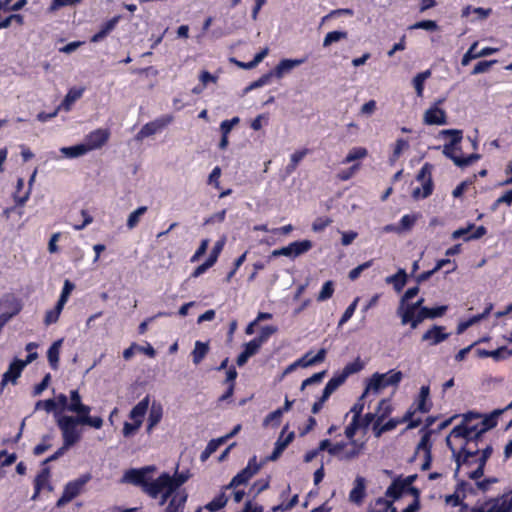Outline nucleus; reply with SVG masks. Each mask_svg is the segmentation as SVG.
Instances as JSON below:
<instances>
[{
	"instance_id": "nucleus-1",
	"label": "nucleus",
	"mask_w": 512,
	"mask_h": 512,
	"mask_svg": "<svg viewBox=\"0 0 512 512\" xmlns=\"http://www.w3.org/2000/svg\"><path fill=\"white\" fill-rule=\"evenodd\" d=\"M442 136H450L451 140L449 143L443 146V155L448 159L452 160L453 163L460 168H465L481 158L478 153H472L467 156L461 155L462 148L459 146L463 139V131L459 129H446L440 132Z\"/></svg>"
},
{
	"instance_id": "nucleus-2",
	"label": "nucleus",
	"mask_w": 512,
	"mask_h": 512,
	"mask_svg": "<svg viewBox=\"0 0 512 512\" xmlns=\"http://www.w3.org/2000/svg\"><path fill=\"white\" fill-rule=\"evenodd\" d=\"M429 397L430 387L428 385L421 386L418 397L404 414V420H409L407 429H414L420 426L422 423L421 418H414V415L417 412L428 413L431 410L432 402Z\"/></svg>"
},
{
	"instance_id": "nucleus-3",
	"label": "nucleus",
	"mask_w": 512,
	"mask_h": 512,
	"mask_svg": "<svg viewBox=\"0 0 512 512\" xmlns=\"http://www.w3.org/2000/svg\"><path fill=\"white\" fill-rule=\"evenodd\" d=\"M142 491L152 499L160 498L159 505L163 506L172 494L168 483V473L163 472L156 479L149 477Z\"/></svg>"
},
{
	"instance_id": "nucleus-4",
	"label": "nucleus",
	"mask_w": 512,
	"mask_h": 512,
	"mask_svg": "<svg viewBox=\"0 0 512 512\" xmlns=\"http://www.w3.org/2000/svg\"><path fill=\"white\" fill-rule=\"evenodd\" d=\"M480 440H472L464 442L461 448L457 451L450 443L449 437L447 438V445L451 449L457 468L459 469L463 465H472L476 462L480 448L478 446Z\"/></svg>"
},
{
	"instance_id": "nucleus-5",
	"label": "nucleus",
	"mask_w": 512,
	"mask_h": 512,
	"mask_svg": "<svg viewBox=\"0 0 512 512\" xmlns=\"http://www.w3.org/2000/svg\"><path fill=\"white\" fill-rule=\"evenodd\" d=\"M81 425L74 416H62L57 420V426L59 427L63 443L66 447H72L78 443L82 437L81 430L78 426Z\"/></svg>"
},
{
	"instance_id": "nucleus-6",
	"label": "nucleus",
	"mask_w": 512,
	"mask_h": 512,
	"mask_svg": "<svg viewBox=\"0 0 512 512\" xmlns=\"http://www.w3.org/2000/svg\"><path fill=\"white\" fill-rule=\"evenodd\" d=\"M480 417L481 415L479 413L468 412L466 415H464L463 422L452 429L450 436L454 438H461L465 442L472 440H482L483 437L478 427L476 425L468 426L466 424V422L470 421L471 419H478Z\"/></svg>"
},
{
	"instance_id": "nucleus-7",
	"label": "nucleus",
	"mask_w": 512,
	"mask_h": 512,
	"mask_svg": "<svg viewBox=\"0 0 512 512\" xmlns=\"http://www.w3.org/2000/svg\"><path fill=\"white\" fill-rule=\"evenodd\" d=\"M432 165L426 162L419 170L416 179L422 182V189L417 187L413 190L412 196L415 199H424L433 193Z\"/></svg>"
},
{
	"instance_id": "nucleus-8",
	"label": "nucleus",
	"mask_w": 512,
	"mask_h": 512,
	"mask_svg": "<svg viewBox=\"0 0 512 512\" xmlns=\"http://www.w3.org/2000/svg\"><path fill=\"white\" fill-rule=\"evenodd\" d=\"M313 247L311 240L305 239L300 241L291 242L285 247L275 249L272 251V257L286 256L291 259H295L305 253H307Z\"/></svg>"
},
{
	"instance_id": "nucleus-9",
	"label": "nucleus",
	"mask_w": 512,
	"mask_h": 512,
	"mask_svg": "<svg viewBox=\"0 0 512 512\" xmlns=\"http://www.w3.org/2000/svg\"><path fill=\"white\" fill-rule=\"evenodd\" d=\"M91 479L90 474H84L76 480L69 481L63 490V493L59 500L57 501V506H62L70 501H72L75 497H77L85 484Z\"/></svg>"
},
{
	"instance_id": "nucleus-10",
	"label": "nucleus",
	"mask_w": 512,
	"mask_h": 512,
	"mask_svg": "<svg viewBox=\"0 0 512 512\" xmlns=\"http://www.w3.org/2000/svg\"><path fill=\"white\" fill-rule=\"evenodd\" d=\"M173 121L172 115H162L161 117L150 121L142 126L140 131L136 135V139L142 140L146 137L156 134L163 130Z\"/></svg>"
},
{
	"instance_id": "nucleus-11",
	"label": "nucleus",
	"mask_w": 512,
	"mask_h": 512,
	"mask_svg": "<svg viewBox=\"0 0 512 512\" xmlns=\"http://www.w3.org/2000/svg\"><path fill=\"white\" fill-rule=\"evenodd\" d=\"M445 98L438 99L434 105L429 107L423 117V121L426 125H445L447 124V114L445 110L439 107L443 104Z\"/></svg>"
},
{
	"instance_id": "nucleus-12",
	"label": "nucleus",
	"mask_w": 512,
	"mask_h": 512,
	"mask_svg": "<svg viewBox=\"0 0 512 512\" xmlns=\"http://www.w3.org/2000/svg\"><path fill=\"white\" fill-rule=\"evenodd\" d=\"M424 299L420 298L415 303H408L406 305H399L397 308V315L401 318V324H410L412 327L413 321L416 319L417 312L423 306Z\"/></svg>"
},
{
	"instance_id": "nucleus-13",
	"label": "nucleus",
	"mask_w": 512,
	"mask_h": 512,
	"mask_svg": "<svg viewBox=\"0 0 512 512\" xmlns=\"http://www.w3.org/2000/svg\"><path fill=\"white\" fill-rule=\"evenodd\" d=\"M91 407L82 404L77 410L73 411L76 414V419L81 425H87L94 429H100L103 426V419L99 416H90Z\"/></svg>"
},
{
	"instance_id": "nucleus-14",
	"label": "nucleus",
	"mask_w": 512,
	"mask_h": 512,
	"mask_svg": "<svg viewBox=\"0 0 512 512\" xmlns=\"http://www.w3.org/2000/svg\"><path fill=\"white\" fill-rule=\"evenodd\" d=\"M326 350L321 348L315 355H312V351H308L301 358L297 359L294 363H292L286 370V372L292 371L296 367H309L313 366L317 363H321L326 358Z\"/></svg>"
},
{
	"instance_id": "nucleus-15",
	"label": "nucleus",
	"mask_w": 512,
	"mask_h": 512,
	"mask_svg": "<svg viewBox=\"0 0 512 512\" xmlns=\"http://www.w3.org/2000/svg\"><path fill=\"white\" fill-rule=\"evenodd\" d=\"M110 132L108 129L98 128L91 131L85 138V144L89 151L103 147L109 140Z\"/></svg>"
},
{
	"instance_id": "nucleus-16",
	"label": "nucleus",
	"mask_w": 512,
	"mask_h": 512,
	"mask_svg": "<svg viewBox=\"0 0 512 512\" xmlns=\"http://www.w3.org/2000/svg\"><path fill=\"white\" fill-rule=\"evenodd\" d=\"M0 310L2 313L11 315V318H13L22 310V303L13 294H5L0 298Z\"/></svg>"
},
{
	"instance_id": "nucleus-17",
	"label": "nucleus",
	"mask_w": 512,
	"mask_h": 512,
	"mask_svg": "<svg viewBox=\"0 0 512 512\" xmlns=\"http://www.w3.org/2000/svg\"><path fill=\"white\" fill-rule=\"evenodd\" d=\"M23 370L24 366L20 363V359L15 358L9 364L8 370L2 375L0 382L1 388L3 389L8 383L16 384Z\"/></svg>"
},
{
	"instance_id": "nucleus-18",
	"label": "nucleus",
	"mask_w": 512,
	"mask_h": 512,
	"mask_svg": "<svg viewBox=\"0 0 512 512\" xmlns=\"http://www.w3.org/2000/svg\"><path fill=\"white\" fill-rule=\"evenodd\" d=\"M447 309L448 307L445 305L433 308H420V310L417 312L416 319L412 323V329H415L425 319H435L443 316L446 313Z\"/></svg>"
},
{
	"instance_id": "nucleus-19",
	"label": "nucleus",
	"mask_w": 512,
	"mask_h": 512,
	"mask_svg": "<svg viewBox=\"0 0 512 512\" xmlns=\"http://www.w3.org/2000/svg\"><path fill=\"white\" fill-rule=\"evenodd\" d=\"M445 330L446 328L444 326L433 325L432 328L422 335V341L429 342L431 346L438 345L447 340L450 336V334L446 333Z\"/></svg>"
},
{
	"instance_id": "nucleus-20",
	"label": "nucleus",
	"mask_w": 512,
	"mask_h": 512,
	"mask_svg": "<svg viewBox=\"0 0 512 512\" xmlns=\"http://www.w3.org/2000/svg\"><path fill=\"white\" fill-rule=\"evenodd\" d=\"M50 478V468L44 467L41 471L36 475L34 479V494L32 495V500L38 498L39 494L44 488L48 490H52V486L49 483Z\"/></svg>"
},
{
	"instance_id": "nucleus-21",
	"label": "nucleus",
	"mask_w": 512,
	"mask_h": 512,
	"mask_svg": "<svg viewBox=\"0 0 512 512\" xmlns=\"http://www.w3.org/2000/svg\"><path fill=\"white\" fill-rule=\"evenodd\" d=\"M306 60L307 57L299 59H282L272 71L273 76L282 78L285 73H288L295 67L302 65Z\"/></svg>"
},
{
	"instance_id": "nucleus-22",
	"label": "nucleus",
	"mask_w": 512,
	"mask_h": 512,
	"mask_svg": "<svg viewBox=\"0 0 512 512\" xmlns=\"http://www.w3.org/2000/svg\"><path fill=\"white\" fill-rule=\"evenodd\" d=\"M188 499L187 492H173L169 499L165 512H182Z\"/></svg>"
},
{
	"instance_id": "nucleus-23",
	"label": "nucleus",
	"mask_w": 512,
	"mask_h": 512,
	"mask_svg": "<svg viewBox=\"0 0 512 512\" xmlns=\"http://www.w3.org/2000/svg\"><path fill=\"white\" fill-rule=\"evenodd\" d=\"M85 89L82 88V87H72L68 90L67 94L65 95L63 101L61 102V104L58 106V109L60 110H64V111H70L73 104L79 100L83 93H84Z\"/></svg>"
},
{
	"instance_id": "nucleus-24",
	"label": "nucleus",
	"mask_w": 512,
	"mask_h": 512,
	"mask_svg": "<svg viewBox=\"0 0 512 512\" xmlns=\"http://www.w3.org/2000/svg\"><path fill=\"white\" fill-rule=\"evenodd\" d=\"M492 309H493V304L492 303H488L486 308L484 309V311L482 313L474 315V316L470 317L469 319L460 322L458 324V326H457V333L458 334H462L470 326H472V325L478 323L479 321L485 319L490 314Z\"/></svg>"
},
{
	"instance_id": "nucleus-25",
	"label": "nucleus",
	"mask_w": 512,
	"mask_h": 512,
	"mask_svg": "<svg viewBox=\"0 0 512 512\" xmlns=\"http://www.w3.org/2000/svg\"><path fill=\"white\" fill-rule=\"evenodd\" d=\"M366 480L362 476H357L354 481V487L349 493V499L351 502L359 504L365 497Z\"/></svg>"
},
{
	"instance_id": "nucleus-26",
	"label": "nucleus",
	"mask_w": 512,
	"mask_h": 512,
	"mask_svg": "<svg viewBox=\"0 0 512 512\" xmlns=\"http://www.w3.org/2000/svg\"><path fill=\"white\" fill-rule=\"evenodd\" d=\"M150 404V397L146 395L141 401H139L130 411L129 418L133 421H139L143 423L145 414L148 411Z\"/></svg>"
},
{
	"instance_id": "nucleus-27",
	"label": "nucleus",
	"mask_w": 512,
	"mask_h": 512,
	"mask_svg": "<svg viewBox=\"0 0 512 512\" xmlns=\"http://www.w3.org/2000/svg\"><path fill=\"white\" fill-rule=\"evenodd\" d=\"M364 448V442H358L356 440L349 441V445L340 456V460L350 461L358 458L363 453Z\"/></svg>"
},
{
	"instance_id": "nucleus-28",
	"label": "nucleus",
	"mask_w": 512,
	"mask_h": 512,
	"mask_svg": "<svg viewBox=\"0 0 512 512\" xmlns=\"http://www.w3.org/2000/svg\"><path fill=\"white\" fill-rule=\"evenodd\" d=\"M190 474L188 472H175L174 475L168 473V483L171 492H186L181 486L188 481Z\"/></svg>"
},
{
	"instance_id": "nucleus-29",
	"label": "nucleus",
	"mask_w": 512,
	"mask_h": 512,
	"mask_svg": "<svg viewBox=\"0 0 512 512\" xmlns=\"http://www.w3.org/2000/svg\"><path fill=\"white\" fill-rule=\"evenodd\" d=\"M162 417H163L162 405L159 403L153 402L150 407L148 420H147L146 430L148 433L152 432L153 428L161 421Z\"/></svg>"
},
{
	"instance_id": "nucleus-30",
	"label": "nucleus",
	"mask_w": 512,
	"mask_h": 512,
	"mask_svg": "<svg viewBox=\"0 0 512 512\" xmlns=\"http://www.w3.org/2000/svg\"><path fill=\"white\" fill-rule=\"evenodd\" d=\"M63 339H58L54 341L47 351V359L50 367L53 370H57L59 368V360H60V350L62 347Z\"/></svg>"
},
{
	"instance_id": "nucleus-31",
	"label": "nucleus",
	"mask_w": 512,
	"mask_h": 512,
	"mask_svg": "<svg viewBox=\"0 0 512 512\" xmlns=\"http://www.w3.org/2000/svg\"><path fill=\"white\" fill-rule=\"evenodd\" d=\"M125 478L130 483L143 489L149 476L144 470L130 469L125 473Z\"/></svg>"
},
{
	"instance_id": "nucleus-32",
	"label": "nucleus",
	"mask_w": 512,
	"mask_h": 512,
	"mask_svg": "<svg viewBox=\"0 0 512 512\" xmlns=\"http://www.w3.org/2000/svg\"><path fill=\"white\" fill-rule=\"evenodd\" d=\"M487 505L495 512H512V494L494 499Z\"/></svg>"
},
{
	"instance_id": "nucleus-33",
	"label": "nucleus",
	"mask_w": 512,
	"mask_h": 512,
	"mask_svg": "<svg viewBox=\"0 0 512 512\" xmlns=\"http://www.w3.org/2000/svg\"><path fill=\"white\" fill-rule=\"evenodd\" d=\"M118 20L119 17H113L106 21L104 24H102L100 30L91 37L90 41L97 43L103 40L115 28Z\"/></svg>"
},
{
	"instance_id": "nucleus-34",
	"label": "nucleus",
	"mask_w": 512,
	"mask_h": 512,
	"mask_svg": "<svg viewBox=\"0 0 512 512\" xmlns=\"http://www.w3.org/2000/svg\"><path fill=\"white\" fill-rule=\"evenodd\" d=\"M504 413L503 409H496L492 413L486 415L483 420L481 421V428L479 431L481 432V435L497 426L498 423V417Z\"/></svg>"
},
{
	"instance_id": "nucleus-35",
	"label": "nucleus",
	"mask_w": 512,
	"mask_h": 512,
	"mask_svg": "<svg viewBox=\"0 0 512 512\" xmlns=\"http://www.w3.org/2000/svg\"><path fill=\"white\" fill-rule=\"evenodd\" d=\"M406 491V487L402 482V478L398 477L392 481L390 486L387 488L385 495L393 500L399 499Z\"/></svg>"
},
{
	"instance_id": "nucleus-36",
	"label": "nucleus",
	"mask_w": 512,
	"mask_h": 512,
	"mask_svg": "<svg viewBox=\"0 0 512 512\" xmlns=\"http://www.w3.org/2000/svg\"><path fill=\"white\" fill-rule=\"evenodd\" d=\"M385 388L384 384V376L379 373H375L369 379L366 388L364 390V395H367L369 391H373L374 393H378L381 389Z\"/></svg>"
},
{
	"instance_id": "nucleus-37",
	"label": "nucleus",
	"mask_w": 512,
	"mask_h": 512,
	"mask_svg": "<svg viewBox=\"0 0 512 512\" xmlns=\"http://www.w3.org/2000/svg\"><path fill=\"white\" fill-rule=\"evenodd\" d=\"M61 152L68 158H76L85 155L89 152V149L85 143H81L70 147H63Z\"/></svg>"
},
{
	"instance_id": "nucleus-38",
	"label": "nucleus",
	"mask_w": 512,
	"mask_h": 512,
	"mask_svg": "<svg viewBox=\"0 0 512 512\" xmlns=\"http://www.w3.org/2000/svg\"><path fill=\"white\" fill-rule=\"evenodd\" d=\"M209 346L207 343L196 341L194 350L192 351L193 363L198 365L207 355Z\"/></svg>"
},
{
	"instance_id": "nucleus-39",
	"label": "nucleus",
	"mask_w": 512,
	"mask_h": 512,
	"mask_svg": "<svg viewBox=\"0 0 512 512\" xmlns=\"http://www.w3.org/2000/svg\"><path fill=\"white\" fill-rule=\"evenodd\" d=\"M253 476L254 474L250 472V468H244L232 478L228 488L246 484Z\"/></svg>"
},
{
	"instance_id": "nucleus-40",
	"label": "nucleus",
	"mask_w": 512,
	"mask_h": 512,
	"mask_svg": "<svg viewBox=\"0 0 512 512\" xmlns=\"http://www.w3.org/2000/svg\"><path fill=\"white\" fill-rule=\"evenodd\" d=\"M417 219L418 216L416 214H405L402 216L397 223L400 234L410 231L414 227Z\"/></svg>"
},
{
	"instance_id": "nucleus-41",
	"label": "nucleus",
	"mask_w": 512,
	"mask_h": 512,
	"mask_svg": "<svg viewBox=\"0 0 512 512\" xmlns=\"http://www.w3.org/2000/svg\"><path fill=\"white\" fill-rule=\"evenodd\" d=\"M363 368L364 364L358 357L354 361L346 364L342 371L339 373L346 380L350 375L360 372Z\"/></svg>"
},
{
	"instance_id": "nucleus-42",
	"label": "nucleus",
	"mask_w": 512,
	"mask_h": 512,
	"mask_svg": "<svg viewBox=\"0 0 512 512\" xmlns=\"http://www.w3.org/2000/svg\"><path fill=\"white\" fill-rule=\"evenodd\" d=\"M287 429H288V424L283 427L280 436L278 437L277 441L275 442V447L281 451H284L287 448V446L295 438V433L293 431L289 432L286 436L284 435L285 432L287 431Z\"/></svg>"
},
{
	"instance_id": "nucleus-43",
	"label": "nucleus",
	"mask_w": 512,
	"mask_h": 512,
	"mask_svg": "<svg viewBox=\"0 0 512 512\" xmlns=\"http://www.w3.org/2000/svg\"><path fill=\"white\" fill-rule=\"evenodd\" d=\"M406 281H407V274H406L405 270H403V269H400L396 274L387 278V282L393 283L394 289L397 292H400L403 289V287L406 284Z\"/></svg>"
},
{
	"instance_id": "nucleus-44",
	"label": "nucleus",
	"mask_w": 512,
	"mask_h": 512,
	"mask_svg": "<svg viewBox=\"0 0 512 512\" xmlns=\"http://www.w3.org/2000/svg\"><path fill=\"white\" fill-rule=\"evenodd\" d=\"M23 187H24V180L22 178H18L17 185H16V191L13 195L14 201H15L16 205H18V206L24 205L30 195V189L24 193H21Z\"/></svg>"
},
{
	"instance_id": "nucleus-45",
	"label": "nucleus",
	"mask_w": 512,
	"mask_h": 512,
	"mask_svg": "<svg viewBox=\"0 0 512 512\" xmlns=\"http://www.w3.org/2000/svg\"><path fill=\"white\" fill-rule=\"evenodd\" d=\"M367 155H368V151H367L366 148H364V147H354V148H352L348 152L346 157L343 159L342 163L343 164H348V163L354 162L356 160L363 159Z\"/></svg>"
},
{
	"instance_id": "nucleus-46",
	"label": "nucleus",
	"mask_w": 512,
	"mask_h": 512,
	"mask_svg": "<svg viewBox=\"0 0 512 512\" xmlns=\"http://www.w3.org/2000/svg\"><path fill=\"white\" fill-rule=\"evenodd\" d=\"M393 411L392 405L389 400L382 399L379 401L376 409V417L380 420L386 419Z\"/></svg>"
},
{
	"instance_id": "nucleus-47",
	"label": "nucleus",
	"mask_w": 512,
	"mask_h": 512,
	"mask_svg": "<svg viewBox=\"0 0 512 512\" xmlns=\"http://www.w3.org/2000/svg\"><path fill=\"white\" fill-rule=\"evenodd\" d=\"M64 305H60L59 302L56 303L55 307L51 310H48L45 314L44 323L46 326L54 324L58 321L60 314L63 310Z\"/></svg>"
},
{
	"instance_id": "nucleus-48",
	"label": "nucleus",
	"mask_w": 512,
	"mask_h": 512,
	"mask_svg": "<svg viewBox=\"0 0 512 512\" xmlns=\"http://www.w3.org/2000/svg\"><path fill=\"white\" fill-rule=\"evenodd\" d=\"M348 33L346 31H331L328 32L323 40V47H328L331 44L347 39Z\"/></svg>"
},
{
	"instance_id": "nucleus-49",
	"label": "nucleus",
	"mask_w": 512,
	"mask_h": 512,
	"mask_svg": "<svg viewBox=\"0 0 512 512\" xmlns=\"http://www.w3.org/2000/svg\"><path fill=\"white\" fill-rule=\"evenodd\" d=\"M431 75V72L429 70H426L424 72L418 73L413 78V86L416 90L417 96L421 97L423 95L424 91V82L425 80Z\"/></svg>"
},
{
	"instance_id": "nucleus-50",
	"label": "nucleus",
	"mask_w": 512,
	"mask_h": 512,
	"mask_svg": "<svg viewBox=\"0 0 512 512\" xmlns=\"http://www.w3.org/2000/svg\"><path fill=\"white\" fill-rule=\"evenodd\" d=\"M147 212V207L146 206H140L138 207L135 211H133L129 216H128V219H127V227L128 229H133L135 228L139 221H140V217L142 215H144L145 213Z\"/></svg>"
},
{
	"instance_id": "nucleus-51",
	"label": "nucleus",
	"mask_w": 512,
	"mask_h": 512,
	"mask_svg": "<svg viewBox=\"0 0 512 512\" xmlns=\"http://www.w3.org/2000/svg\"><path fill=\"white\" fill-rule=\"evenodd\" d=\"M384 376L385 388L388 386H396L400 383L403 378L401 371L390 370L387 373L381 374Z\"/></svg>"
},
{
	"instance_id": "nucleus-52",
	"label": "nucleus",
	"mask_w": 512,
	"mask_h": 512,
	"mask_svg": "<svg viewBox=\"0 0 512 512\" xmlns=\"http://www.w3.org/2000/svg\"><path fill=\"white\" fill-rule=\"evenodd\" d=\"M334 294V282L331 280L326 281L319 294L317 295V301L323 302L330 299Z\"/></svg>"
},
{
	"instance_id": "nucleus-53",
	"label": "nucleus",
	"mask_w": 512,
	"mask_h": 512,
	"mask_svg": "<svg viewBox=\"0 0 512 512\" xmlns=\"http://www.w3.org/2000/svg\"><path fill=\"white\" fill-rule=\"evenodd\" d=\"M422 437L420 439V442L418 443L417 447H416V453H418L420 450H423L424 451V455H426V453H431V449H432V444L430 442V438H431V430H425V432H422Z\"/></svg>"
},
{
	"instance_id": "nucleus-54",
	"label": "nucleus",
	"mask_w": 512,
	"mask_h": 512,
	"mask_svg": "<svg viewBox=\"0 0 512 512\" xmlns=\"http://www.w3.org/2000/svg\"><path fill=\"white\" fill-rule=\"evenodd\" d=\"M409 148V143L407 140L403 138H399L396 140L395 145L393 147V152L390 157L391 161H396L400 158L402 152Z\"/></svg>"
},
{
	"instance_id": "nucleus-55",
	"label": "nucleus",
	"mask_w": 512,
	"mask_h": 512,
	"mask_svg": "<svg viewBox=\"0 0 512 512\" xmlns=\"http://www.w3.org/2000/svg\"><path fill=\"white\" fill-rule=\"evenodd\" d=\"M69 399L67 410L70 412L77 410L83 404L81 395L77 389L70 391Z\"/></svg>"
},
{
	"instance_id": "nucleus-56",
	"label": "nucleus",
	"mask_w": 512,
	"mask_h": 512,
	"mask_svg": "<svg viewBox=\"0 0 512 512\" xmlns=\"http://www.w3.org/2000/svg\"><path fill=\"white\" fill-rule=\"evenodd\" d=\"M226 503H227V498L224 493H221L218 496H216L212 501H210L206 505V508L209 511L214 512V511H218L221 508H223L226 505Z\"/></svg>"
},
{
	"instance_id": "nucleus-57",
	"label": "nucleus",
	"mask_w": 512,
	"mask_h": 512,
	"mask_svg": "<svg viewBox=\"0 0 512 512\" xmlns=\"http://www.w3.org/2000/svg\"><path fill=\"white\" fill-rule=\"evenodd\" d=\"M75 285L70 280L66 279L64 281V285L60 294V297L57 302L60 303V305H65L68 301V298L71 294V292L74 290Z\"/></svg>"
},
{
	"instance_id": "nucleus-58",
	"label": "nucleus",
	"mask_w": 512,
	"mask_h": 512,
	"mask_svg": "<svg viewBox=\"0 0 512 512\" xmlns=\"http://www.w3.org/2000/svg\"><path fill=\"white\" fill-rule=\"evenodd\" d=\"M409 29H424L427 31H435L438 29V24L434 20H422L411 25Z\"/></svg>"
},
{
	"instance_id": "nucleus-59",
	"label": "nucleus",
	"mask_w": 512,
	"mask_h": 512,
	"mask_svg": "<svg viewBox=\"0 0 512 512\" xmlns=\"http://www.w3.org/2000/svg\"><path fill=\"white\" fill-rule=\"evenodd\" d=\"M141 425L139 421L124 422L122 429L123 436L126 438L134 436Z\"/></svg>"
},
{
	"instance_id": "nucleus-60",
	"label": "nucleus",
	"mask_w": 512,
	"mask_h": 512,
	"mask_svg": "<svg viewBox=\"0 0 512 512\" xmlns=\"http://www.w3.org/2000/svg\"><path fill=\"white\" fill-rule=\"evenodd\" d=\"M282 416H283L282 411L279 409H276L275 411L266 415V417L264 418V421H263V425L267 426V425L271 424L273 426H278L281 422Z\"/></svg>"
},
{
	"instance_id": "nucleus-61",
	"label": "nucleus",
	"mask_w": 512,
	"mask_h": 512,
	"mask_svg": "<svg viewBox=\"0 0 512 512\" xmlns=\"http://www.w3.org/2000/svg\"><path fill=\"white\" fill-rule=\"evenodd\" d=\"M358 300L359 298H356L347 308L346 310L344 311V313L342 314L340 320H339V323L338 325L339 326H342L343 324H345L346 322H348L351 317L354 315L355 313V310H356V307H357V303H358Z\"/></svg>"
},
{
	"instance_id": "nucleus-62",
	"label": "nucleus",
	"mask_w": 512,
	"mask_h": 512,
	"mask_svg": "<svg viewBox=\"0 0 512 512\" xmlns=\"http://www.w3.org/2000/svg\"><path fill=\"white\" fill-rule=\"evenodd\" d=\"M360 167H361L360 163H355L348 169L340 171L338 173L337 177L341 181H347L355 175V173L360 169Z\"/></svg>"
},
{
	"instance_id": "nucleus-63",
	"label": "nucleus",
	"mask_w": 512,
	"mask_h": 512,
	"mask_svg": "<svg viewBox=\"0 0 512 512\" xmlns=\"http://www.w3.org/2000/svg\"><path fill=\"white\" fill-rule=\"evenodd\" d=\"M51 381V375L50 373H47L40 383L36 384L32 390V395L34 397L39 396L43 393L44 390H46L50 384Z\"/></svg>"
},
{
	"instance_id": "nucleus-64",
	"label": "nucleus",
	"mask_w": 512,
	"mask_h": 512,
	"mask_svg": "<svg viewBox=\"0 0 512 512\" xmlns=\"http://www.w3.org/2000/svg\"><path fill=\"white\" fill-rule=\"evenodd\" d=\"M332 223V219L329 217H317L313 224L312 230L314 232H321L326 229Z\"/></svg>"
}]
</instances>
